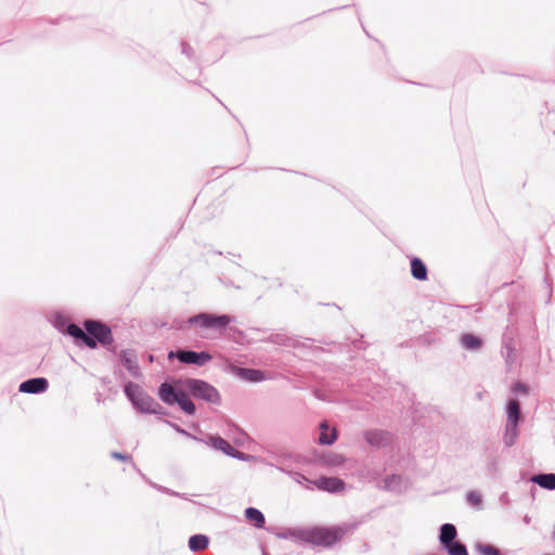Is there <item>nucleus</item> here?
<instances>
[{"mask_svg": "<svg viewBox=\"0 0 555 555\" xmlns=\"http://www.w3.org/2000/svg\"><path fill=\"white\" fill-rule=\"evenodd\" d=\"M67 333L77 339H81L86 334L85 331L76 324H69L67 326Z\"/></svg>", "mask_w": 555, "mask_h": 555, "instance_id": "nucleus-25", "label": "nucleus"}, {"mask_svg": "<svg viewBox=\"0 0 555 555\" xmlns=\"http://www.w3.org/2000/svg\"><path fill=\"white\" fill-rule=\"evenodd\" d=\"M349 527L334 526L322 527L315 526L306 529H299L293 532V535L299 541L323 547H330L336 542L340 541Z\"/></svg>", "mask_w": 555, "mask_h": 555, "instance_id": "nucleus-1", "label": "nucleus"}, {"mask_svg": "<svg viewBox=\"0 0 555 555\" xmlns=\"http://www.w3.org/2000/svg\"><path fill=\"white\" fill-rule=\"evenodd\" d=\"M173 356H175V353H173V352H170V353H169V358H172Z\"/></svg>", "mask_w": 555, "mask_h": 555, "instance_id": "nucleus-30", "label": "nucleus"}, {"mask_svg": "<svg viewBox=\"0 0 555 555\" xmlns=\"http://www.w3.org/2000/svg\"><path fill=\"white\" fill-rule=\"evenodd\" d=\"M513 390L515 392H521V393H527L528 392V388L526 385L521 384V383H516L513 387Z\"/></svg>", "mask_w": 555, "mask_h": 555, "instance_id": "nucleus-28", "label": "nucleus"}, {"mask_svg": "<svg viewBox=\"0 0 555 555\" xmlns=\"http://www.w3.org/2000/svg\"><path fill=\"white\" fill-rule=\"evenodd\" d=\"M85 328L89 335L102 345H109L113 341L111 328L98 321L88 320L85 322Z\"/></svg>", "mask_w": 555, "mask_h": 555, "instance_id": "nucleus-4", "label": "nucleus"}, {"mask_svg": "<svg viewBox=\"0 0 555 555\" xmlns=\"http://www.w3.org/2000/svg\"><path fill=\"white\" fill-rule=\"evenodd\" d=\"M507 414L508 424L516 427L520 416V406L517 400H511L508 402Z\"/></svg>", "mask_w": 555, "mask_h": 555, "instance_id": "nucleus-16", "label": "nucleus"}, {"mask_svg": "<svg viewBox=\"0 0 555 555\" xmlns=\"http://www.w3.org/2000/svg\"><path fill=\"white\" fill-rule=\"evenodd\" d=\"M231 371L233 374L247 382H260L264 379V374L260 370L232 366Z\"/></svg>", "mask_w": 555, "mask_h": 555, "instance_id": "nucleus-10", "label": "nucleus"}, {"mask_svg": "<svg viewBox=\"0 0 555 555\" xmlns=\"http://www.w3.org/2000/svg\"><path fill=\"white\" fill-rule=\"evenodd\" d=\"M323 462L328 466H340L345 463V456L338 453H330L324 456Z\"/></svg>", "mask_w": 555, "mask_h": 555, "instance_id": "nucleus-22", "label": "nucleus"}, {"mask_svg": "<svg viewBox=\"0 0 555 555\" xmlns=\"http://www.w3.org/2000/svg\"><path fill=\"white\" fill-rule=\"evenodd\" d=\"M461 343L466 349L470 350L480 349L482 346V340L473 334H464L461 337Z\"/></svg>", "mask_w": 555, "mask_h": 555, "instance_id": "nucleus-19", "label": "nucleus"}, {"mask_svg": "<svg viewBox=\"0 0 555 555\" xmlns=\"http://www.w3.org/2000/svg\"><path fill=\"white\" fill-rule=\"evenodd\" d=\"M185 387L195 398H201L211 403H217L220 400V396L216 388L204 380L199 379H186Z\"/></svg>", "mask_w": 555, "mask_h": 555, "instance_id": "nucleus-3", "label": "nucleus"}, {"mask_svg": "<svg viewBox=\"0 0 555 555\" xmlns=\"http://www.w3.org/2000/svg\"><path fill=\"white\" fill-rule=\"evenodd\" d=\"M478 550L482 555H500L499 550L492 545L482 544L478 546Z\"/></svg>", "mask_w": 555, "mask_h": 555, "instance_id": "nucleus-26", "label": "nucleus"}, {"mask_svg": "<svg viewBox=\"0 0 555 555\" xmlns=\"http://www.w3.org/2000/svg\"><path fill=\"white\" fill-rule=\"evenodd\" d=\"M175 403H177L185 413L192 415L195 412V405L190 400L188 395L183 391H180L178 393L177 400H175Z\"/></svg>", "mask_w": 555, "mask_h": 555, "instance_id": "nucleus-18", "label": "nucleus"}, {"mask_svg": "<svg viewBox=\"0 0 555 555\" xmlns=\"http://www.w3.org/2000/svg\"><path fill=\"white\" fill-rule=\"evenodd\" d=\"M176 357L183 363L197 365H204L212 359L211 354L206 351L195 352L180 350L176 353Z\"/></svg>", "mask_w": 555, "mask_h": 555, "instance_id": "nucleus-6", "label": "nucleus"}, {"mask_svg": "<svg viewBox=\"0 0 555 555\" xmlns=\"http://www.w3.org/2000/svg\"><path fill=\"white\" fill-rule=\"evenodd\" d=\"M467 501L472 506L479 508L482 503V496L478 491H470L467 494Z\"/></svg>", "mask_w": 555, "mask_h": 555, "instance_id": "nucleus-24", "label": "nucleus"}, {"mask_svg": "<svg viewBox=\"0 0 555 555\" xmlns=\"http://www.w3.org/2000/svg\"><path fill=\"white\" fill-rule=\"evenodd\" d=\"M456 537V528L451 525V524H444L442 527H441V532H440V542L443 544V545H448L450 544L451 542H453V540L455 539Z\"/></svg>", "mask_w": 555, "mask_h": 555, "instance_id": "nucleus-17", "label": "nucleus"}, {"mask_svg": "<svg viewBox=\"0 0 555 555\" xmlns=\"http://www.w3.org/2000/svg\"><path fill=\"white\" fill-rule=\"evenodd\" d=\"M313 485L323 491L339 492L345 489L344 480L337 477H320L313 481Z\"/></svg>", "mask_w": 555, "mask_h": 555, "instance_id": "nucleus-7", "label": "nucleus"}, {"mask_svg": "<svg viewBox=\"0 0 555 555\" xmlns=\"http://www.w3.org/2000/svg\"><path fill=\"white\" fill-rule=\"evenodd\" d=\"M210 441H211V444H212L214 448L221 450L225 454H232L233 453L234 449L223 438H221V437H210Z\"/></svg>", "mask_w": 555, "mask_h": 555, "instance_id": "nucleus-21", "label": "nucleus"}, {"mask_svg": "<svg viewBox=\"0 0 555 555\" xmlns=\"http://www.w3.org/2000/svg\"><path fill=\"white\" fill-rule=\"evenodd\" d=\"M207 545L208 539L206 535L203 534L193 535L189 540V546L194 552L203 551L207 547Z\"/></svg>", "mask_w": 555, "mask_h": 555, "instance_id": "nucleus-20", "label": "nucleus"}, {"mask_svg": "<svg viewBox=\"0 0 555 555\" xmlns=\"http://www.w3.org/2000/svg\"><path fill=\"white\" fill-rule=\"evenodd\" d=\"M48 388V380L43 377L31 378L20 385V391L39 393Z\"/></svg>", "mask_w": 555, "mask_h": 555, "instance_id": "nucleus-8", "label": "nucleus"}, {"mask_svg": "<svg viewBox=\"0 0 555 555\" xmlns=\"http://www.w3.org/2000/svg\"><path fill=\"white\" fill-rule=\"evenodd\" d=\"M245 517L249 522L254 524L255 527L263 528L266 520L263 514L259 509L254 507L246 508Z\"/></svg>", "mask_w": 555, "mask_h": 555, "instance_id": "nucleus-14", "label": "nucleus"}, {"mask_svg": "<svg viewBox=\"0 0 555 555\" xmlns=\"http://www.w3.org/2000/svg\"><path fill=\"white\" fill-rule=\"evenodd\" d=\"M81 340L91 349L96 347V339L87 333L85 334V337L81 338Z\"/></svg>", "mask_w": 555, "mask_h": 555, "instance_id": "nucleus-27", "label": "nucleus"}, {"mask_svg": "<svg viewBox=\"0 0 555 555\" xmlns=\"http://www.w3.org/2000/svg\"><path fill=\"white\" fill-rule=\"evenodd\" d=\"M126 393L130 397L132 402L143 412H155L154 406L157 405L155 401L142 393L137 386L129 384L126 386Z\"/></svg>", "mask_w": 555, "mask_h": 555, "instance_id": "nucleus-5", "label": "nucleus"}, {"mask_svg": "<svg viewBox=\"0 0 555 555\" xmlns=\"http://www.w3.org/2000/svg\"><path fill=\"white\" fill-rule=\"evenodd\" d=\"M366 442L373 447H383L390 442V435L383 430H367L364 433Z\"/></svg>", "mask_w": 555, "mask_h": 555, "instance_id": "nucleus-9", "label": "nucleus"}, {"mask_svg": "<svg viewBox=\"0 0 555 555\" xmlns=\"http://www.w3.org/2000/svg\"><path fill=\"white\" fill-rule=\"evenodd\" d=\"M180 391L181 390L176 389L172 385L164 383L159 387L158 396L165 403L175 404V400H177Z\"/></svg>", "mask_w": 555, "mask_h": 555, "instance_id": "nucleus-11", "label": "nucleus"}, {"mask_svg": "<svg viewBox=\"0 0 555 555\" xmlns=\"http://www.w3.org/2000/svg\"><path fill=\"white\" fill-rule=\"evenodd\" d=\"M444 546L448 550L449 555H468L465 545L460 542H451Z\"/></svg>", "mask_w": 555, "mask_h": 555, "instance_id": "nucleus-23", "label": "nucleus"}, {"mask_svg": "<svg viewBox=\"0 0 555 555\" xmlns=\"http://www.w3.org/2000/svg\"><path fill=\"white\" fill-rule=\"evenodd\" d=\"M232 321L227 314L199 313L189 318L188 323L202 331L220 332L224 330Z\"/></svg>", "mask_w": 555, "mask_h": 555, "instance_id": "nucleus-2", "label": "nucleus"}, {"mask_svg": "<svg viewBox=\"0 0 555 555\" xmlns=\"http://www.w3.org/2000/svg\"><path fill=\"white\" fill-rule=\"evenodd\" d=\"M112 456L116 460H120V461H130L131 460V456L130 455H127V454H122V453H119V452H113L112 453Z\"/></svg>", "mask_w": 555, "mask_h": 555, "instance_id": "nucleus-29", "label": "nucleus"}, {"mask_svg": "<svg viewBox=\"0 0 555 555\" xmlns=\"http://www.w3.org/2000/svg\"><path fill=\"white\" fill-rule=\"evenodd\" d=\"M531 480L544 489H555V474L535 475L531 478Z\"/></svg>", "mask_w": 555, "mask_h": 555, "instance_id": "nucleus-15", "label": "nucleus"}, {"mask_svg": "<svg viewBox=\"0 0 555 555\" xmlns=\"http://www.w3.org/2000/svg\"><path fill=\"white\" fill-rule=\"evenodd\" d=\"M411 273L416 280L425 281L427 279V268L425 263L418 258L412 259Z\"/></svg>", "mask_w": 555, "mask_h": 555, "instance_id": "nucleus-13", "label": "nucleus"}, {"mask_svg": "<svg viewBox=\"0 0 555 555\" xmlns=\"http://www.w3.org/2000/svg\"><path fill=\"white\" fill-rule=\"evenodd\" d=\"M321 434L319 436V442L321 444H332L337 439V430L336 428L331 429V434H328L330 427L326 422H322L320 425Z\"/></svg>", "mask_w": 555, "mask_h": 555, "instance_id": "nucleus-12", "label": "nucleus"}]
</instances>
